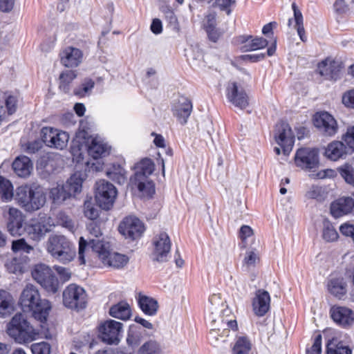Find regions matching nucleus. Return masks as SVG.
Returning a JSON list of instances; mask_svg holds the SVG:
<instances>
[{
	"instance_id": "nucleus-1",
	"label": "nucleus",
	"mask_w": 354,
	"mask_h": 354,
	"mask_svg": "<svg viewBox=\"0 0 354 354\" xmlns=\"http://www.w3.org/2000/svg\"><path fill=\"white\" fill-rule=\"evenodd\" d=\"M85 147L88 154L95 160H97L109 153V148L106 143L93 137L84 130L80 131L76 133L75 138L72 142L70 152L73 156V161L77 163L76 167L84 165L86 168L89 167V162L84 160V154L82 152V149ZM93 171H100L102 169V164L97 162L92 163L90 167Z\"/></svg>"
},
{
	"instance_id": "nucleus-2",
	"label": "nucleus",
	"mask_w": 354,
	"mask_h": 354,
	"mask_svg": "<svg viewBox=\"0 0 354 354\" xmlns=\"http://www.w3.org/2000/svg\"><path fill=\"white\" fill-rule=\"evenodd\" d=\"M19 304L24 311L31 312L33 317L41 323L47 320L51 308L49 301L41 299L37 288L32 284L26 285L23 290Z\"/></svg>"
},
{
	"instance_id": "nucleus-3",
	"label": "nucleus",
	"mask_w": 354,
	"mask_h": 354,
	"mask_svg": "<svg viewBox=\"0 0 354 354\" xmlns=\"http://www.w3.org/2000/svg\"><path fill=\"white\" fill-rule=\"evenodd\" d=\"M15 198L24 211L32 213L44 206L46 194L39 185L26 184L17 188Z\"/></svg>"
},
{
	"instance_id": "nucleus-4",
	"label": "nucleus",
	"mask_w": 354,
	"mask_h": 354,
	"mask_svg": "<svg viewBox=\"0 0 354 354\" xmlns=\"http://www.w3.org/2000/svg\"><path fill=\"white\" fill-rule=\"evenodd\" d=\"M7 333L10 337L19 344L34 341L38 335L35 328L21 313H17L8 324Z\"/></svg>"
},
{
	"instance_id": "nucleus-5",
	"label": "nucleus",
	"mask_w": 354,
	"mask_h": 354,
	"mask_svg": "<svg viewBox=\"0 0 354 354\" xmlns=\"http://www.w3.org/2000/svg\"><path fill=\"white\" fill-rule=\"evenodd\" d=\"M135 174L131 180L137 186L138 189L147 194L154 192V184L152 180H149L148 177L152 174L155 169L153 161L149 158H144L137 162L134 167Z\"/></svg>"
},
{
	"instance_id": "nucleus-6",
	"label": "nucleus",
	"mask_w": 354,
	"mask_h": 354,
	"mask_svg": "<svg viewBox=\"0 0 354 354\" xmlns=\"http://www.w3.org/2000/svg\"><path fill=\"white\" fill-rule=\"evenodd\" d=\"M90 244L93 251L97 254L99 259L106 266L120 269L129 262L127 255L110 252L103 241L91 240Z\"/></svg>"
},
{
	"instance_id": "nucleus-7",
	"label": "nucleus",
	"mask_w": 354,
	"mask_h": 354,
	"mask_svg": "<svg viewBox=\"0 0 354 354\" xmlns=\"http://www.w3.org/2000/svg\"><path fill=\"white\" fill-rule=\"evenodd\" d=\"M123 324L113 319H107L100 323L97 326L99 338L109 345H117L122 333Z\"/></svg>"
},
{
	"instance_id": "nucleus-8",
	"label": "nucleus",
	"mask_w": 354,
	"mask_h": 354,
	"mask_svg": "<svg viewBox=\"0 0 354 354\" xmlns=\"http://www.w3.org/2000/svg\"><path fill=\"white\" fill-rule=\"evenodd\" d=\"M116 196L117 190L113 184L105 180H100L96 183L95 196L101 209H110L113 205Z\"/></svg>"
},
{
	"instance_id": "nucleus-9",
	"label": "nucleus",
	"mask_w": 354,
	"mask_h": 354,
	"mask_svg": "<svg viewBox=\"0 0 354 354\" xmlns=\"http://www.w3.org/2000/svg\"><path fill=\"white\" fill-rule=\"evenodd\" d=\"M32 274L33 278L48 292L55 293L58 290L59 281L48 266L36 265Z\"/></svg>"
},
{
	"instance_id": "nucleus-10",
	"label": "nucleus",
	"mask_w": 354,
	"mask_h": 354,
	"mask_svg": "<svg viewBox=\"0 0 354 354\" xmlns=\"http://www.w3.org/2000/svg\"><path fill=\"white\" fill-rule=\"evenodd\" d=\"M315 127L324 136H333L338 131V124L335 118L328 112H316L312 118Z\"/></svg>"
},
{
	"instance_id": "nucleus-11",
	"label": "nucleus",
	"mask_w": 354,
	"mask_h": 354,
	"mask_svg": "<svg viewBox=\"0 0 354 354\" xmlns=\"http://www.w3.org/2000/svg\"><path fill=\"white\" fill-rule=\"evenodd\" d=\"M54 225L50 216L39 214L38 218L33 220L32 223L26 227V230L31 239L39 241L51 231Z\"/></svg>"
},
{
	"instance_id": "nucleus-12",
	"label": "nucleus",
	"mask_w": 354,
	"mask_h": 354,
	"mask_svg": "<svg viewBox=\"0 0 354 354\" xmlns=\"http://www.w3.org/2000/svg\"><path fill=\"white\" fill-rule=\"evenodd\" d=\"M274 140L281 147L284 155H288L295 144V135L288 123L280 121L275 126Z\"/></svg>"
},
{
	"instance_id": "nucleus-13",
	"label": "nucleus",
	"mask_w": 354,
	"mask_h": 354,
	"mask_svg": "<svg viewBox=\"0 0 354 354\" xmlns=\"http://www.w3.org/2000/svg\"><path fill=\"white\" fill-rule=\"evenodd\" d=\"M295 163L307 171L317 168L319 165V150L309 147L298 149L295 156Z\"/></svg>"
},
{
	"instance_id": "nucleus-14",
	"label": "nucleus",
	"mask_w": 354,
	"mask_h": 354,
	"mask_svg": "<svg viewBox=\"0 0 354 354\" xmlns=\"http://www.w3.org/2000/svg\"><path fill=\"white\" fill-rule=\"evenodd\" d=\"M329 314L333 322L342 328L348 330L354 325V310L347 306L333 305Z\"/></svg>"
},
{
	"instance_id": "nucleus-15",
	"label": "nucleus",
	"mask_w": 354,
	"mask_h": 354,
	"mask_svg": "<svg viewBox=\"0 0 354 354\" xmlns=\"http://www.w3.org/2000/svg\"><path fill=\"white\" fill-rule=\"evenodd\" d=\"M145 230L144 223L137 217L131 216L124 218L118 227L120 234L133 241L140 238Z\"/></svg>"
},
{
	"instance_id": "nucleus-16",
	"label": "nucleus",
	"mask_w": 354,
	"mask_h": 354,
	"mask_svg": "<svg viewBox=\"0 0 354 354\" xmlns=\"http://www.w3.org/2000/svg\"><path fill=\"white\" fill-rule=\"evenodd\" d=\"M87 295L83 288L75 283L68 286V308L79 312L86 308Z\"/></svg>"
},
{
	"instance_id": "nucleus-17",
	"label": "nucleus",
	"mask_w": 354,
	"mask_h": 354,
	"mask_svg": "<svg viewBox=\"0 0 354 354\" xmlns=\"http://www.w3.org/2000/svg\"><path fill=\"white\" fill-rule=\"evenodd\" d=\"M234 42L239 46V49L243 53L263 49L268 45L266 39L251 35H239L234 38Z\"/></svg>"
},
{
	"instance_id": "nucleus-18",
	"label": "nucleus",
	"mask_w": 354,
	"mask_h": 354,
	"mask_svg": "<svg viewBox=\"0 0 354 354\" xmlns=\"http://www.w3.org/2000/svg\"><path fill=\"white\" fill-rule=\"evenodd\" d=\"M226 97L235 106L241 109L249 105V97L245 91L235 82L228 84L226 88Z\"/></svg>"
},
{
	"instance_id": "nucleus-19",
	"label": "nucleus",
	"mask_w": 354,
	"mask_h": 354,
	"mask_svg": "<svg viewBox=\"0 0 354 354\" xmlns=\"http://www.w3.org/2000/svg\"><path fill=\"white\" fill-rule=\"evenodd\" d=\"M333 217L337 218L348 214H354V194L342 196L333 201L330 206Z\"/></svg>"
},
{
	"instance_id": "nucleus-20",
	"label": "nucleus",
	"mask_w": 354,
	"mask_h": 354,
	"mask_svg": "<svg viewBox=\"0 0 354 354\" xmlns=\"http://www.w3.org/2000/svg\"><path fill=\"white\" fill-rule=\"evenodd\" d=\"M270 296L268 291L259 289L252 301L254 314L257 317H263L270 308Z\"/></svg>"
},
{
	"instance_id": "nucleus-21",
	"label": "nucleus",
	"mask_w": 354,
	"mask_h": 354,
	"mask_svg": "<svg viewBox=\"0 0 354 354\" xmlns=\"http://www.w3.org/2000/svg\"><path fill=\"white\" fill-rule=\"evenodd\" d=\"M155 256L154 260L158 262L167 261V256L170 252L171 241L166 232H161L156 236L153 241Z\"/></svg>"
},
{
	"instance_id": "nucleus-22",
	"label": "nucleus",
	"mask_w": 354,
	"mask_h": 354,
	"mask_svg": "<svg viewBox=\"0 0 354 354\" xmlns=\"http://www.w3.org/2000/svg\"><path fill=\"white\" fill-rule=\"evenodd\" d=\"M192 110L193 104L192 100L183 95H181L178 102L172 106L174 116L183 125L187 122Z\"/></svg>"
},
{
	"instance_id": "nucleus-23",
	"label": "nucleus",
	"mask_w": 354,
	"mask_h": 354,
	"mask_svg": "<svg viewBox=\"0 0 354 354\" xmlns=\"http://www.w3.org/2000/svg\"><path fill=\"white\" fill-rule=\"evenodd\" d=\"M24 216L17 208L10 207L8 210L7 229L12 236H20L24 230L23 223Z\"/></svg>"
},
{
	"instance_id": "nucleus-24",
	"label": "nucleus",
	"mask_w": 354,
	"mask_h": 354,
	"mask_svg": "<svg viewBox=\"0 0 354 354\" xmlns=\"http://www.w3.org/2000/svg\"><path fill=\"white\" fill-rule=\"evenodd\" d=\"M84 54L82 50L68 47V83L77 76L78 71L76 69L82 62Z\"/></svg>"
},
{
	"instance_id": "nucleus-25",
	"label": "nucleus",
	"mask_w": 354,
	"mask_h": 354,
	"mask_svg": "<svg viewBox=\"0 0 354 354\" xmlns=\"http://www.w3.org/2000/svg\"><path fill=\"white\" fill-rule=\"evenodd\" d=\"M317 67L320 75L326 77L328 80H337L340 77L343 66L342 63L326 59L319 62Z\"/></svg>"
},
{
	"instance_id": "nucleus-26",
	"label": "nucleus",
	"mask_w": 354,
	"mask_h": 354,
	"mask_svg": "<svg viewBox=\"0 0 354 354\" xmlns=\"http://www.w3.org/2000/svg\"><path fill=\"white\" fill-rule=\"evenodd\" d=\"M61 133L52 127H43L41 131L42 141L48 147L63 149L66 142L60 138Z\"/></svg>"
},
{
	"instance_id": "nucleus-27",
	"label": "nucleus",
	"mask_w": 354,
	"mask_h": 354,
	"mask_svg": "<svg viewBox=\"0 0 354 354\" xmlns=\"http://www.w3.org/2000/svg\"><path fill=\"white\" fill-rule=\"evenodd\" d=\"M66 247V238L64 235H53L49 237L47 250L53 257L59 259L63 256Z\"/></svg>"
},
{
	"instance_id": "nucleus-28",
	"label": "nucleus",
	"mask_w": 354,
	"mask_h": 354,
	"mask_svg": "<svg viewBox=\"0 0 354 354\" xmlns=\"http://www.w3.org/2000/svg\"><path fill=\"white\" fill-rule=\"evenodd\" d=\"M87 230H88L91 235L96 238L91 239H89V241H91V240L101 241L100 239H99V238L102 235V233L99 224L93 221L87 225ZM87 245H89L91 246L90 242L87 243V241L84 239V237H80L79 241V261L80 262V264L85 263L84 251Z\"/></svg>"
},
{
	"instance_id": "nucleus-29",
	"label": "nucleus",
	"mask_w": 354,
	"mask_h": 354,
	"mask_svg": "<svg viewBox=\"0 0 354 354\" xmlns=\"http://www.w3.org/2000/svg\"><path fill=\"white\" fill-rule=\"evenodd\" d=\"M328 292L339 300L344 299L347 295V283L343 277H334L328 281Z\"/></svg>"
},
{
	"instance_id": "nucleus-30",
	"label": "nucleus",
	"mask_w": 354,
	"mask_h": 354,
	"mask_svg": "<svg viewBox=\"0 0 354 354\" xmlns=\"http://www.w3.org/2000/svg\"><path fill=\"white\" fill-rule=\"evenodd\" d=\"M348 153V151L344 144L341 141L331 142L328 145L324 152L325 156L333 161H337L340 158H343Z\"/></svg>"
},
{
	"instance_id": "nucleus-31",
	"label": "nucleus",
	"mask_w": 354,
	"mask_h": 354,
	"mask_svg": "<svg viewBox=\"0 0 354 354\" xmlns=\"http://www.w3.org/2000/svg\"><path fill=\"white\" fill-rule=\"evenodd\" d=\"M12 167L14 172L19 177L26 178L30 176L32 169V163L31 160L26 156H18L13 161Z\"/></svg>"
},
{
	"instance_id": "nucleus-32",
	"label": "nucleus",
	"mask_w": 354,
	"mask_h": 354,
	"mask_svg": "<svg viewBox=\"0 0 354 354\" xmlns=\"http://www.w3.org/2000/svg\"><path fill=\"white\" fill-rule=\"evenodd\" d=\"M109 314L112 317L123 321L130 319L132 315L130 305L124 300L112 305L109 308Z\"/></svg>"
},
{
	"instance_id": "nucleus-33",
	"label": "nucleus",
	"mask_w": 354,
	"mask_h": 354,
	"mask_svg": "<svg viewBox=\"0 0 354 354\" xmlns=\"http://www.w3.org/2000/svg\"><path fill=\"white\" fill-rule=\"evenodd\" d=\"M106 176L119 185H123L127 179V171L124 167L118 162L109 165L106 171Z\"/></svg>"
},
{
	"instance_id": "nucleus-34",
	"label": "nucleus",
	"mask_w": 354,
	"mask_h": 354,
	"mask_svg": "<svg viewBox=\"0 0 354 354\" xmlns=\"http://www.w3.org/2000/svg\"><path fill=\"white\" fill-rule=\"evenodd\" d=\"M138 304L141 310L147 315L153 316L156 315L159 305L156 299L139 294Z\"/></svg>"
},
{
	"instance_id": "nucleus-35",
	"label": "nucleus",
	"mask_w": 354,
	"mask_h": 354,
	"mask_svg": "<svg viewBox=\"0 0 354 354\" xmlns=\"http://www.w3.org/2000/svg\"><path fill=\"white\" fill-rule=\"evenodd\" d=\"M85 175L82 171H76L68 179V198L75 196L82 191Z\"/></svg>"
},
{
	"instance_id": "nucleus-36",
	"label": "nucleus",
	"mask_w": 354,
	"mask_h": 354,
	"mask_svg": "<svg viewBox=\"0 0 354 354\" xmlns=\"http://www.w3.org/2000/svg\"><path fill=\"white\" fill-rule=\"evenodd\" d=\"M252 342L247 336L237 337L232 347V354H250L252 350Z\"/></svg>"
},
{
	"instance_id": "nucleus-37",
	"label": "nucleus",
	"mask_w": 354,
	"mask_h": 354,
	"mask_svg": "<svg viewBox=\"0 0 354 354\" xmlns=\"http://www.w3.org/2000/svg\"><path fill=\"white\" fill-rule=\"evenodd\" d=\"M292 9L294 12V19L295 21V28L297 31L300 39L305 42L307 40V37L306 36V32L304 27V18L302 13L298 8L295 2L292 3Z\"/></svg>"
},
{
	"instance_id": "nucleus-38",
	"label": "nucleus",
	"mask_w": 354,
	"mask_h": 354,
	"mask_svg": "<svg viewBox=\"0 0 354 354\" xmlns=\"http://www.w3.org/2000/svg\"><path fill=\"white\" fill-rule=\"evenodd\" d=\"M49 197L54 207L61 205L66 199V189L64 184H57L50 189Z\"/></svg>"
},
{
	"instance_id": "nucleus-39",
	"label": "nucleus",
	"mask_w": 354,
	"mask_h": 354,
	"mask_svg": "<svg viewBox=\"0 0 354 354\" xmlns=\"http://www.w3.org/2000/svg\"><path fill=\"white\" fill-rule=\"evenodd\" d=\"M13 299L8 291L0 290V316L4 317L13 310Z\"/></svg>"
},
{
	"instance_id": "nucleus-40",
	"label": "nucleus",
	"mask_w": 354,
	"mask_h": 354,
	"mask_svg": "<svg viewBox=\"0 0 354 354\" xmlns=\"http://www.w3.org/2000/svg\"><path fill=\"white\" fill-rule=\"evenodd\" d=\"M322 239L326 242H335L339 239V234L333 223L326 219L323 222V229L322 232Z\"/></svg>"
},
{
	"instance_id": "nucleus-41",
	"label": "nucleus",
	"mask_w": 354,
	"mask_h": 354,
	"mask_svg": "<svg viewBox=\"0 0 354 354\" xmlns=\"http://www.w3.org/2000/svg\"><path fill=\"white\" fill-rule=\"evenodd\" d=\"M277 49V39L274 38L271 45L268 48L266 55L269 57L275 54ZM241 59L243 61H250L251 62H258L263 60L266 58V53H258L253 55H242Z\"/></svg>"
},
{
	"instance_id": "nucleus-42",
	"label": "nucleus",
	"mask_w": 354,
	"mask_h": 354,
	"mask_svg": "<svg viewBox=\"0 0 354 354\" xmlns=\"http://www.w3.org/2000/svg\"><path fill=\"white\" fill-rule=\"evenodd\" d=\"M141 328L135 326H131L127 333V343L132 349L137 348L142 340Z\"/></svg>"
},
{
	"instance_id": "nucleus-43",
	"label": "nucleus",
	"mask_w": 354,
	"mask_h": 354,
	"mask_svg": "<svg viewBox=\"0 0 354 354\" xmlns=\"http://www.w3.org/2000/svg\"><path fill=\"white\" fill-rule=\"evenodd\" d=\"M0 196L3 202L10 201L14 196L12 183L1 176H0Z\"/></svg>"
},
{
	"instance_id": "nucleus-44",
	"label": "nucleus",
	"mask_w": 354,
	"mask_h": 354,
	"mask_svg": "<svg viewBox=\"0 0 354 354\" xmlns=\"http://www.w3.org/2000/svg\"><path fill=\"white\" fill-rule=\"evenodd\" d=\"M326 354H352V349L343 342L336 344H328L326 347Z\"/></svg>"
},
{
	"instance_id": "nucleus-45",
	"label": "nucleus",
	"mask_w": 354,
	"mask_h": 354,
	"mask_svg": "<svg viewBox=\"0 0 354 354\" xmlns=\"http://www.w3.org/2000/svg\"><path fill=\"white\" fill-rule=\"evenodd\" d=\"M162 348L158 342L149 340L145 342L138 349V354H162Z\"/></svg>"
},
{
	"instance_id": "nucleus-46",
	"label": "nucleus",
	"mask_w": 354,
	"mask_h": 354,
	"mask_svg": "<svg viewBox=\"0 0 354 354\" xmlns=\"http://www.w3.org/2000/svg\"><path fill=\"white\" fill-rule=\"evenodd\" d=\"M337 171L345 182L354 187V167L348 163H345L337 168Z\"/></svg>"
},
{
	"instance_id": "nucleus-47",
	"label": "nucleus",
	"mask_w": 354,
	"mask_h": 354,
	"mask_svg": "<svg viewBox=\"0 0 354 354\" xmlns=\"http://www.w3.org/2000/svg\"><path fill=\"white\" fill-rule=\"evenodd\" d=\"M95 82L91 79L86 77L79 86L73 90V94L79 98L84 97L94 88Z\"/></svg>"
},
{
	"instance_id": "nucleus-48",
	"label": "nucleus",
	"mask_w": 354,
	"mask_h": 354,
	"mask_svg": "<svg viewBox=\"0 0 354 354\" xmlns=\"http://www.w3.org/2000/svg\"><path fill=\"white\" fill-rule=\"evenodd\" d=\"M236 0H209V3L212 8H218L221 11H224L227 15L232 12V6L236 5Z\"/></svg>"
},
{
	"instance_id": "nucleus-49",
	"label": "nucleus",
	"mask_w": 354,
	"mask_h": 354,
	"mask_svg": "<svg viewBox=\"0 0 354 354\" xmlns=\"http://www.w3.org/2000/svg\"><path fill=\"white\" fill-rule=\"evenodd\" d=\"M12 250L14 252L30 254L33 250V247L28 244L24 239H19L12 241Z\"/></svg>"
},
{
	"instance_id": "nucleus-50",
	"label": "nucleus",
	"mask_w": 354,
	"mask_h": 354,
	"mask_svg": "<svg viewBox=\"0 0 354 354\" xmlns=\"http://www.w3.org/2000/svg\"><path fill=\"white\" fill-rule=\"evenodd\" d=\"M343 143L348 151V153L354 152V126L348 127L346 133L342 136Z\"/></svg>"
},
{
	"instance_id": "nucleus-51",
	"label": "nucleus",
	"mask_w": 354,
	"mask_h": 354,
	"mask_svg": "<svg viewBox=\"0 0 354 354\" xmlns=\"http://www.w3.org/2000/svg\"><path fill=\"white\" fill-rule=\"evenodd\" d=\"M99 209L91 201H85L84 203V216L90 220L94 221L99 216Z\"/></svg>"
},
{
	"instance_id": "nucleus-52",
	"label": "nucleus",
	"mask_w": 354,
	"mask_h": 354,
	"mask_svg": "<svg viewBox=\"0 0 354 354\" xmlns=\"http://www.w3.org/2000/svg\"><path fill=\"white\" fill-rule=\"evenodd\" d=\"M165 18L166 21L168 23L169 26L171 27L174 30H179L180 26L178 21V18L174 13V10L171 9H167L165 11Z\"/></svg>"
},
{
	"instance_id": "nucleus-53",
	"label": "nucleus",
	"mask_w": 354,
	"mask_h": 354,
	"mask_svg": "<svg viewBox=\"0 0 354 354\" xmlns=\"http://www.w3.org/2000/svg\"><path fill=\"white\" fill-rule=\"evenodd\" d=\"M50 345L45 342L33 344L31 346L32 354H50Z\"/></svg>"
},
{
	"instance_id": "nucleus-54",
	"label": "nucleus",
	"mask_w": 354,
	"mask_h": 354,
	"mask_svg": "<svg viewBox=\"0 0 354 354\" xmlns=\"http://www.w3.org/2000/svg\"><path fill=\"white\" fill-rule=\"evenodd\" d=\"M322 336L321 334L317 335L313 340V344L310 348L306 351V354H321L322 353Z\"/></svg>"
},
{
	"instance_id": "nucleus-55",
	"label": "nucleus",
	"mask_w": 354,
	"mask_h": 354,
	"mask_svg": "<svg viewBox=\"0 0 354 354\" xmlns=\"http://www.w3.org/2000/svg\"><path fill=\"white\" fill-rule=\"evenodd\" d=\"M339 232L343 236L350 238L354 243V224L348 221L343 223L339 226Z\"/></svg>"
},
{
	"instance_id": "nucleus-56",
	"label": "nucleus",
	"mask_w": 354,
	"mask_h": 354,
	"mask_svg": "<svg viewBox=\"0 0 354 354\" xmlns=\"http://www.w3.org/2000/svg\"><path fill=\"white\" fill-rule=\"evenodd\" d=\"M224 325H226L227 328H222L221 336L222 337H227L230 335V329L233 331H237L239 330L237 322L236 319L229 320L226 322H222Z\"/></svg>"
},
{
	"instance_id": "nucleus-57",
	"label": "nucleus",
	"mask_w": 354,
	"mask_h": 354,
	"mask_svg": "<svg viewBox=\"0 0 354 354\" xmlns=\"http://www.w3.org/2000/svg\"><path fill=\"white\" fill-rule=\"evenodd\" d=\"M254 232L252 227L249 225H243L239 230V237L243 243H245L247 239L252 236Z\"/></svg>"
},
{
	"instance_id": "nucleus-58",
	"label": "nucleus",
	"mask_w": 354,
	"mask_h": 354,
	"mask_svg": "<svg viewBox=\"0 0 354 354\" xmlns=\"http://www.w3.org/2000/svg\"><path fill=\"white\" fill-rule=\"evenodd\" d=\"M342 102L346 107L354 109V90H350L343 95Z\"/></svg>"
},
{
	"instance_id": "nucleus-59",
	"label": "nucleus",
	"mask_w": 354,
	"mask_h": 354,
	"mask_svg": "<svg viewBox=\"0 0 354 354\" xmlns=\"http://www.w3.org/2000/svg\"><path fill=\"white\" fill-rule=\"evenodd\" d=\"M205 31L209 40L214 43L217 42L223 34L222 32L216 27L210 29H205Z\"/></svg>"
},
{
	"instance_id": "nucleus-60",
	"label": "nucleus",
	"mask_w": 354,
	"mask_h": 354,
	"mask_svg": "<svg viewBox=\"0 0 354 354\" xmlns=\"http://www.w3.org/2000/svg\"><path fill=\"white\" fill-rule=\"evenodd\" d=\"M221 332L222 330L220 328H212L209 330L207 338L211 344H214L216 342H218L219 337L222 338V337L221 336Z\"/></svg>"
},
{
	"instance_id": "nucleus-61",
	"label": "nucleus",
	"mask_w": 354,
	"mask_h": 354,
	"mask_svg": "<svg viewBox=\"0 0 354 354\" xmlns=\"http://www.w3.org/2000/svg\"><path fill=\"white\" fill-rule=\"evenodd\" d=\"M259 261V257L254 251H249L246 253L244 259V263L248 266H254L257 261Z\"/></svg>"
},
{
	"instance_id": "nucleus-62",
	"label": "nucleus",
	"mask_w": 354,
	"mask_h": 354,
	"mask_svg": "<svg viewBox=\"0 0 354 354\" xmlns=\"http://www.w3.org/2000/svg\"><path fill=\"white\" fill-rule=\"evenodd\" d=\"M16 98L12 95L8 96L6 100V106L9 115H12L16 111L17 109Z\"/></svg>"
},
{
	"instance_id": "nucleus-63",
	"label": "nucleus",
	"mask_w": 354,
	"mask_h": 354,
	"mask_svg": "<svg viewBox=\"0 0 354 354\" xmlns=\"http://www.w3.org/2000/svg\"><path fill=\"white\" fill-rule=\"evenodd\" d=\"M216 26V15L215 12L209 13L206 16V21L204 24V28L210 29Z\"/></svg>"
},
{
	"instance_id": "nucleus-64",
	"label": "nucleus",
	"mask_w": 354,
	"mask_h": 354,
	"mask_svg": "<svg viewBox=\"0 0 354 354\" xmlns=\"http://www.w3.org/2000/svg\"><path fill=\"white\" fill-rule=\"evenodd\" d=\"M277 26V23L276 21H271L270 23L266 24L263 26L262 33L267 37L273 36L274 28H276Z\"/></svg>"
}]
</instances>
